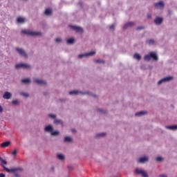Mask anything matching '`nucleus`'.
I'll list each match as a JSON object with an SVG mask.
<instances>
[{"instance_id":"1","label":"nucleus","mask_w":177,"mask_h":177,"mask_svg":"<svg viewBox=\"0 0 177 177\" xmlns=\"http://www.w3.org/2000/svg\"><path fill=\"white\" fill-rule=\"evenodd\" d=\"M0 162H1V167H3L4 171H6V172L10 173V174H15V176H16V171H23V169L21 168H12V169H9L6 167H5L8 162H6V160H3L2 158L0 157Z\"/></svg>"},{"instance_id":"2","label":"nucleus","mask_w":177,"mask_h":177,"mask_svg":"<svg viewBox=\"0 0 177 177\" xmlns=\"http://www.w3.org/2000/svg\"><path fill=\"white\" fill-rule=\"evenodd\" d=\"M21 32L22 34H25L26 35H31L32 37H34V35H41V33L39 32H34L28 30H22Z\"/></svg>"},{"instance_id":"3","label":"nucleus","mask_w":177,"mask_h":177,"mask_svg":"<svg viewBox=\"0 0 177 177\" xmlns=\"http://www.w3.org/2000/svg\"><path fill=\"white\" fill-rule=\"evenodd\" d=\"M69 27L72 30H74V31H75L76 32H80V34H82V32H84V29H82V28L80 26L70 25Z\"/></svg>"},{"instance_id":"4","label":"nucleus","mask_w":177,"mask_h":177,"mask_svg":"<svg viewBox=\"0 0 177 177\" xmlns=\"http://www.w3.org/2000/svg\"><path fill=\"white\" fill-rule=\"evenodd\" d=\"M171 80H174V77H172V76H168V77H165V78L160 80L158 82V85H161V83H162V82H169V81H171Z\"/></svg>"},{"instance_id":"5","label":"nucleus","mask_w":177,"mask_h":177,"mask_svg":"<svg viewBox=\"0 0 177 177\" xmlns=\"http://www.w3.org/2000/svg\"><path fill=\"white\" fill-rule=\"evenodd\" d=\"M95 53H96L95 51H91L88 53L80 54V55H78V58L79 59H82V57H86L88 56H93V55H95Z\"/></svg>"},{"instance_id":"6","label":"nucleus","mask_w":177,"mask_h":177,"mask_svg":"<svg viewBox=\"0 0 177 177\" xmlns=\"http://www.w3.org/2000/svg\"><path fill=\"white\" fill-rule=\"evenodd\" d=\"M16 50L18 52V53L23 56V57H28L27 53H26V51L20 48H16Z\"/></svg>"},{"instance_id":"7","label":"nucleus","mask_w":177,"mask_h":177,"mask_svg":"<svg viewBox=\"0 0 177 177\" xmlns=\"http://www.w3.org/2000/svg\"><path fill=\"white\" fill-rule=\"evenodd\" d=\"M16 68H31V66L27 64H19L15 65Z\"/></svg>"},{"instance_id":"8","label":"nucleus","mask_w":177,"mask_h":177,"mask_svg":"<svg viewBox=\"0 0 177 177\" xmlns=\"http://www.w3.org/2000/svg\"><path fill=\"white\" fill-rule=\"evenodd\" d=\"M136 174H138L139 175H142V176H143V177H149V175H147V172H146L145 170L136 169Z\"/></svg>"},{"instance_id":"9","label":"nucleus","mask_w":177,"mask_h":177,"mask_svg":"<svg viewBox=\"0 0 177 177\" xmlns=\"http://www.w3.org/2000/svg\"><path fill=\"white\" fill-rule=\"evenodd\" d=\"M35 84H38V85H46V82L39 79L35 80Z\"/></svg>"},{"instance_id":"10","label":"nucleus","mask_w":177,"mask_h":177,"mask_svg":"<svg viewBox=\"0 0 177 177\" xmlns=\"http://www.w3.org/2000/svg\"><path fill=\"white\" fill-rule=\"evenodd\" d=\"M133 26H135L134 22H129L127 24H126L124 26H123V29L124 30H127V28H129L131 27H133Z\"/></svg>"},{"instance_id":"11","label":"nucleus","mask_w":177,"mask_h":177,"mask_svg":"<svg viewBox=\"0 0 177 177\" xmlns=\"http://www.w3.org/2000/svg\"><path fill=\"white\" fill-rule=\"evenodd\" d=\"M78 93H81L82 95H88L89 93H82L78 91H72L69 92V95H78Z\"/></svg>"},{"instance_id":"12","label":"nucleus","mask_w":177,"mask_h":177,"mask_svg":"<svg viewBox=\"0 0 177 177\" xmlns=\"http://www.w3.org/2000/svg\"><path fill=\"white\" fill-rule=\"evenodd\" d=\"M3 99H10V97H12V93L6 91V93H4L3 95Z\"/></svg>"},{"instance_id":"13","label":"nucleus","mask_w":177,"mask_h":177,"mask_svg":"<svg viewBox=\"0 0 177 177\" xmlns=\"http://www.w3.org/2000/svg\"><path fill=\"white\" fill-rule=\"evenodd\" d=\"M147 161H149V157L147 156L141 157L138 160V162L141 163L146 162Z\"/></svg>"},{"instance_id":"14","label":"nucleus","mask_w":177,"mask_h":177,"mask_svg":"<svg viewBox=\"0 0 177 177\" xmlns=\"http://www.w3.org/2000/svg\"><path fill=\"white\" fill-rule=\"evenodd\" d=\"M154 6H155V8H164V2H162V1H159V2H158V3H156L154 4Z\"/></svg>"},{"instance_id":"15","label":"nucleus","mask_w":177,"mask_h":177,"mask_svg":"<svg viewBox=\"0 0 177 177\" xmlns=\"http://www.w3.org/2000/svg\"><path fill=\"white\" fill-rule=\"evenodd\" d=\"M145 114H147V111H142L136 113L135 115L136 117H142V115H145Z\"/></svg>"},{"instance_id":"16","label":"nucleus","mask_w":177,"mask_h":177,"mask_svg":"<svg viewBox=\"0 0 177 177\" xmlns=\"http://www.w3.org/2000/svg\"><path fill=\"white\" fill-rule=\"evenodd\" d=\"M45 131H46V132H50V133H52V132L53 131V127L50 125H48L45 127Z\"/></svg>"},{"instance_id":"17","label":"nucleus","mask_w":177,"mask_h":177,"mask_svg":"<svg viewBox=\"0 0 177 177\" xmlns=\"http://www.w3.org/2000/svg\"><path fill=\"white\" fill-rule=\"evenodd\" d=\"M155 24H161V23H162V18L161 17H157L155 21Z\"/></svg>"},{"instance_id":"18","label":"nucleus","mask_w":177,"mask_h":177,"mask_svg":"<svg viewBox=\"0 0 177 177\" xmlns=\"http://www.w3.org/2000/svg\"><path fill=\"white\" fill-rule=\"evenodd\" d=\"M150 55H151V57L153 60H158V57L157 56V54H156L155 53L151 52Z\"/></svg>"},{"instance_id":"19","label":"nucleus","mask_w":177,"mask_h":177,"mask_svg":"<svg viewBox=\"0 0 177 177\" xmlns=\"http://www.w3.org/2000/svg\"><path fill=\"white\" fill-rule=\"evenodd\" d=\"M44 14L46 16H50V15H52V10H50L49 8L46 9Z\"/></svg>"},{"instance_id":"20","label":"nucleus","mask_w":177,"mask_h":177,"mask_svg":"<svg viewBox=\"0 0 177 177\" xmlns=\"http://www.w3.org/2000/svg\"><path fill=\"white\" fill-rule=\"evenodd\" d=\"M17 23H26V19H24V18L23 17H18L17 20Z\"/></svg>"},{"instance_id":"21","label":"nucleus","mask_w":177,"mask_h":177,"mask_svg":"<svg viewBox=\"0 0 177 177\" xmlns=\"http://www.w3.org/2000/svg\"><path fill=\"white\" fill-rule=\"evenodd\" d=\"M10 145V142L7 141V142H3L1 146V147H8V146H9Z\"/></svg>"},{"instance_id":"22","label":"nucleus","mask_w":177,"mask_h":177,"mask_svg":"<svg viewBox=\"0 0 177 177\" xmlns=\"http://www.w3.org/2000/svg\"><path fill=\"white\" fill-rule=\"evenodd\" d=\"M151 59V56L149 53V55H145L144 57V60H145L146 62H150V59Z\"/></svg>"},{"instance_id":"23","label":"nucleus","mask_w":177,"mask_h":177,"mask_svg":"<svg viewBox=\"0 0 177 177\" xmlns=\"http://www.w3.org/2000/svg\"><path fill=\"white\" fill-rule=\"evenodd\" d=\"M166 128H167V129H172L173 131H175V129H177V125L167 126Z\"/></svg>"},{"instance_id":"24","label":"nucleus","mask_w":177,"mask_h":177,"mask_svg":"<svg viewBox=\"0 0 177 177\" xmlns=\"http://www.w3.org/2000/svg\"><path fill=\"white\" fill-rule=\"evenodd\" d=\"M57 158H59V160H61V161H63L64 160V155L62 154V153H59L57 155Z\"/></svg>"},{"instance_id":"25","label":"nucleus","mask_w":177,"mask_h":177,"mask_svg":"<svg viewBox=\"0 0 177 177\" xmlns=\"http://www.w3.org/2000/svg\"><path fill=\"white\" fill-rule=\"evenodd\" d=\"M64 142H73V138H71V137L66 136L64 138Z\"/></svg>"},{"instance_id":"26","label":"nucleus","mask_w":177,"mask_h":177,"mask_svg":"<svg viewBox=\"0 0 177 177\" xmlns=\"http://www.w3.org/2000/svg\"><path fill=\"white\" fill-rule=\"evenodd\" d=\"M134 59H136L137 60H140V59H142V56H140V55L136 53L133 55Z\"/></svg>"},{"instance_id":"27","label":"nucleus","mask_w":177,"mask_h":177,"mask_svg":"<svg viewBox=\"0 0 177 177\" xmlns=\"http://www.w3.org/2000/svg\"><path fill=\"white\" fill-rule=\"evenodd\" d=\"M74 42H75V39L73 38L68 39L67 40V44H74Z\"/></svg>"},{"instance_id":"28","label":"nucleus","mask_w":177,"mask_h":177,"mask_svg":"<svg viewBox=\"0 0 177 177\" xmlns=\"http://www.w3.org/2000/svg\"><path fill=\"white\" fill-rule=\"evenodd\" d=\"M31 81L30 80V79L26 78V79H24L21 80V82H23V84H28L30 83Z\"/></svg>"},{"instance_id":"29","label":"nucleus","mask_w":177,"mask_h":177,"mask_svg":"<svg viewBox=\"0 0 177 177\" xmlns=\"http://www.w3.org/2000/svg\"><path fill=\"white\" fill-rule=\"evenodd\" d=\"M147 44H148L149 45H154V40L153 39L147 40Z\"/></svg>"},{"instance_id":"30","label":"nucleus","mask_w":177,"mask_h":177,"mask_svg":"<svg viewBox=\"0 0 177 177\" xmlns=\"http://www.w3.org/2000/svg\"><path fill=\"white\" fill-rule=\"evenodd\" d=\"M54 124H61V125H63V122L60 120H54Z\"/></svg>"},{"instance_id":"31","label":"nucleus","mask_w":177,"mask_h":177,"mask_svg":"<svg viewBox=\"0 0 177 177\" xmlns=\"http://www.w3.org/2000/svg\"><path fill=\"white\" fill-rule=\"evenodd\" d=\"M98 138H103V136H106V133H101L100 134H97V136Z\"/></svg>"},{"instance_id":"32","label":"nucleus","mask_w":177,"mask_h":177,"mask_svg":"<svg viewBox=\"0 0 177 177\" xmlns=\"http://www.w3.org/2000/svg\"><path fill=\"white\" fill-rule=\"evenodd\" d=\"M95 63H103V64H104V61H103L102 59H95Z\"/></svg>"},{"instance_id":"33","label":"nucleus","mask_w":177,"mask_h":177,"mask_svg":"<svg viewBox=\"0 0 177 177\" xmlns=\"http://www.w3.org/2000/svg\"><path fill=\"white\" fill-rule=\"evenodd\" d=\"M12 103L15 106H16V105L19 104V101H18V100H13V101H12Z\"/></svg>"},{"instance_id":"34","label":"nucleus","mask_w":177,"mask_h":177,"mask_svg":"<svg viewBox=\"0 0 177 177\" xmlns=\"http://www.w3.org/2000/svg\"><path fill=\"white\" fill-rule=\"evenodd\" d=\"M21 95H22V96H25V97H28L29 96L28 93H22Z\"/></svg>"},{"instance_id":"35","label":"nucleus","mask_w":177,"mask_h":177,"mask_svg":"<svg viewBox=\"0 0 177 177\" xmlns=\"http://www.w3.org/2000/svg\"><path fill=\"white\" fill-rule=\"evenodd\" d=\"M51 135L53 136L59 135V131H52Z\"/></svg>"},{"instance_id":"36","label":"nucleus","mask_w":177,"mask_h":177,"mask_svg":"<svg viewBox=\"0 0 177 177\" xmlns=\"http://www.w3.org/2000/svg\"><path fill=\"white\" fill-rule=\"evenodd\" d=\"M156 161H162V160H164L162 157H157L156 158Z\"/></svg>"},{"instance_id":"37","label":"nucleus","mask_w":177,"mask_h":177,"mask_svg":"<svg viewBox=\"0 0 177 177\" xmlns=\"http://www.w3.org/2000/svg\"><path fill=\"white\" fill-rule=\"evenodd\" d=\"M48 117H50V118H56V115L49 114Z\"/></svg>"},{"instance_id":"38","label":"nucleus","mask_w":177,"mask_h":177,"mask_svg":"<svg viewBox=\"0 0 177 177\" xmlns=\"http://www.w3.org/2000/svg\"><path fill=\"white\" fill-rule=\"evenodd\" d=\"M109 28H110V30H114V28H115V26H114V25H111V26H109Z\"/></svg>"},{"instance_id":"39","label":"nucleus","mask_w":177,"mask_h":177,"mask_svg":"<svg viewBox=\"0 0 177 177\" xmlns=\"http://www.w3.org/2000/svg\"><path fill=\"white\" fill-rule=\"evenodd\" d=\"M16 154H17V151L15 150L12 152V156H16Z\"/></svg>"},{"instance_id":"40","label":"nucleus","mask_w":177,"mask_h":177,"mask_svg":"<svg viewBox=\"0 0 177 177\" xmlns=\"http://www.w3.org/2000/svg\"><path fill=\"white\" fill-rule=\"evenodd\" d=\"M55 42H62V39H60V38L56 39Z\"/></svg>"},{"instance_id":"41","label":"nucleus","mask_w":177,"mask_h":177,"mask_svg":"<svg viewBox=\"0 0 177 177\" xmlns=\"http://www.w3.org/2000/svg\"><path fill=\"white\" fill-rule=\"evenodd\" d=\"M143 28H145V27L143 26H140L137 28V30H143Z\"/></svg>"},{"instance_id":"42","label":"nucleus","mask_w":177,"mask_h":177,"mask_svg":"<svg viewBox=\"0 0 177 177\" xmlns=\"http://www.w3.org/2000/svg\"><path fill=\"white\" fill-rule=\"evenodd\" d=\"M148 19H151V14H147Z\"/></svg>"},{"instance_id":"43","label":"nucleus","mask_w":177,"mask_h":177,"mask_svg":"<svg viewBox=\"0 0 177 177\" xmlns=\"http://www.w3.org/2000/svg\"><path fill=\"white\" fill-rule=\"evenodd\" d=\"M3 111V108L0 105V113H2Z\"/></svg>"},{"instance_id":"44","label":"nucleus","mask_w":177,"mask_h":177,"mask_svg":"<svg viewBox=\"0 0 177 177\" xmlns=\"http://www.w3.org/2000/svg\"><path fill=\"white\" fill-rule=\"evenodd\" d=\"M0 177H5V174H3V173L0 174Z\"/></svg>"},{"instance_id":"45","label":"nucleus","mask_w":177,"mask_h":177,"mask_svg":"<svg viewBox=\"0 0 177 177\" xmlns=\"http://www.w3.org/2000/svg\"><path fill=\"white\" fill-rule=\"evenodd\" d=\"M97 111H99V113H104V112H103V110H102V109H97Z\"/></svg>"},{"instance_id":"46","label":"nucleus","mask_w":177,"mask_h":177,"mask_svg":"<svg viewBox=\"0 0 177 177\" xmlns=\"http://www.w3.org/2000/svg\"><path fill=\"white\" fill-rule=\"evenodd\" d=\"M159 177H167V175H165V174H162V175H160Z\"/></svg>"},{"instance_id":"47","label":"nucleus","mask_w":177,"mask_h":177,"mask_svg":"<svg viewBox=\"0 0 177 177\" xmlns=\"http://www.w3.org/2000/svg\"><path fill=\"white\" fill-rule=\"evenodd\" d=\"M68 169H73V167L72 166H68Z\"/></svg>"},{"instance_id":"48","label":"nucleus","mask_w":177,"mask_h":177,"mask_svg":"<svg viewBox=\"0 0 177 177\" xmlns=\"http://www.w3.org/2000/svg\"><path fill=\"white\" fill-rule=\"evenodd\" d=\"M72 132H75V129H72Z\"/></svg>"},{"instance_id":"49","label":"nucleus","mask_w":177,"mask_h":177,"mask_svg":"<svg viewBox=\"0 0 177 177\" xmlns=\"http://www.w3.org/2000/svg\"><path fill=\"white\" fill-rule=\"evenodd\" d=\"M94 96V97H96V95H93Z\"/></svg>"}]
</instances>
